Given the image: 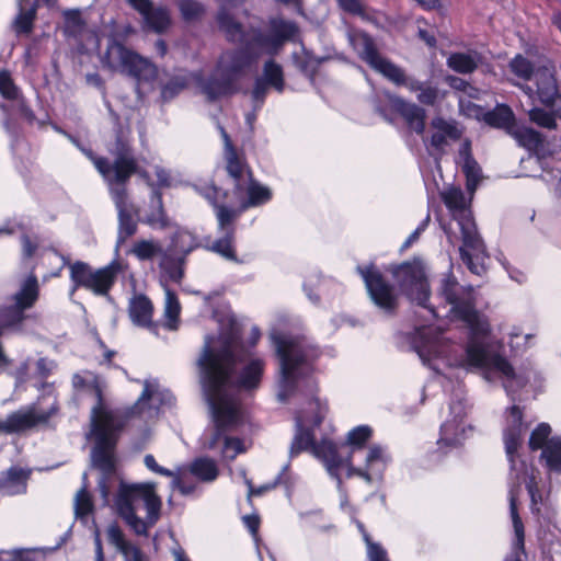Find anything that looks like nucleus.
Segmentation results:
<instances>
[{"mask_svg": "<svg viewBox=\"0 0 561 561\" xmlns=\"http://www.w3.org/2000/svg\"><path fill=\"white\" fill-rule=\"evenodd\" d=\"M198 380L205 404L210 410V335L204 339V347L197 360Z\"/></svg>", "mask_w": 561, "mask_h": 561, "instance_id": "7c9ffc66", "label": "nucleus"}, {"mask_svg": "<svg viewBox=\"0 0 561 561\" xmlns=\"http://www.w3.org/2000/svg\"><path fill=\"white\" fill-rule=\"evenodd\" d=\"M534 80L537 87L536 91L528 84L520 85V88L530 99H534L536 95L541 104L552 107L561 99L554 78L553 66L547 64L538 67L535 71Z\"/></svg>", "mask_w": 561, "mask_h": 561, "instance_id": "aec40b11", "label": "nucleus"}, {"mask_svg": "<svg viewBox=\"0 0 561 561\" xmlns=\"http://www.w3.org/2000/svg\"><path fill=\"white\" fill-rule=\"evenodd\" d=\"M419 36L421 39H423L430 47L435 46L436 41L433 34L427 32L426 30H419Z\"/></svg>", "mask_w": 561, "mask_h": 561, "instance_id": "774afa93", "label": "nucleus"}, {"mask_svg": "<svg viewBox=\"0 0 561 561\" xmlns=\"http://www.w3.org/2000/svg\"><path fill=\"white\" fill-rule=\"evenodd\" d=\"M541 459L552 472L561 473V438L552 437L541 451Z\"/></svg>", "mask_w": 561, "mask_h": 561, "instance_id": "4c0bfd02", "label": "nucleus"}, {"mask_svg": "<svg viewBox=\"0 0 561 561\" xmlns=\"http://www.w3.org/2000/svg\"><path fill=\"white\" fill-rule=\"evenodd\" d=\"M85 81H87L88 84L93 85V87H95L98 89L103 88V80L100 77V75L96 73V72L88 73L85 76Z\"/></svg>", "mask_w": 561, "mask_h": 561, "instance_id": "69168bd1", "label": "nucleus"}, {"mask_svg": "<svg viewBox=\"0 0 561 561\" xmlns=\"http://www.w3.org/2000/svg\"><path fill=\"white\" fill-rule=\"evenodd\" d=\"M34 386L51 398L49 408L43 410L37 404H33L11 413L5 420H0V433L11 434L28 430L37 424L46 423L56 414L58 405L53 383L42 382L41 385L34 383Z\"/></svg>", "mask_w": 561, "mask_h": 561, "instance_id": "f3484780", "label": "nucleus"}, {"mask_svg": "<svg viewBox=\"0 0 561 561\" xmlns=\"http://www.w3.org/2000/svg\"><path fill=\"white\" fill-rule=\"evenodd\" d=\"M394 108L404 119L410 130L421 136L424 135L426 111L422 106L408 102L402 98H397L394 100Z\"/></svg>", "mask_w": 561, "mask_h": 561, "instance_id": "bb28decb", "label": "nucleus"}, {"mask_svg": "<svg viewBox=\"0 0 561 561\" xmlns=\"http://www.w3.org/2000/svg\"><path fill=\"white\" fill-rule=\"evenodd\" d=\"M213 426L218 432L237 430L243 419L240 391L257 389L265 362L247 357L241 325L228 306L213 311Z\"/></svg>", "mask_w": 561, "mask_h": 561, "instance_id": "f03ea898", "label": "nucleus"}, {"mask_svg": "<svg viewBox=\"0 0 561 561\" xmlns=\"http://www.w3.org/2000/svg\"><path fill=\"white\" fill-rule=\"evenodd\" d=\"M129 4L137 10L148 28L156 33H162L171 24L170 13L165 8H153L150 0H128Z\"/></svg>", "mask_w": 561, "mask_h": 561, "instance_id": "b1692460", "label": "nucleus"}, {"mask_svg": "<svg viewBox=\"0 0 561 561\" xmlns=\"http://www.w3.org/2000/svg\"><path fill=\"white\" fill-rule=\"evenodd\" d=\"M278 480L279 478H277L274 482H271V483H266V484H263V485H260L259 488H253L250 483H249V495H256V496H261L263 494H265L266 492L273 490L277 483H278Z\"/></svg>", "mask_w": 561, "mask_h": 561, "instance_id": "bf43d9fd", "label": "nucleus"}, {"mask_svg": "<svg viewBox=\"0 0 561 561\" xmlns=\"http://www.w3.org/2000/svg\"><path fill=\"white\" fill-rule=\"evenodd\" d=\"M308 423L309 421L305 414H297V431L290 445V457L297 456L302 450L310 449L311 454L323 463L329 476L336 480L337 489H341L343 484L340 476L343 469L346 470L347 478L357 476L367 484L382 479L383 471L390 460V456L382 446L371 445L368 448L364 467H355L352 463L353 455L362 451L364 444L371 436L373 431L369 426L360 425L348 432L346 443L350 446V451L344 454L330 439H322L320 443H316Z\"/></svg>", "mask_w": 561, "mask_h": 561, "instance_id": "7ed1b4c3", "label": "nucleus"}, {"mask_svg": "<svg viewBox=\"0 0 561 561\" xmlns=\"http://www.w3.org/2000/svg\"><path fill=\"white\" fill-rule=\"evenodd\" d=\"M72 383L75 388L90 389L96 399V404L91 412V435L95 442L91 459L93 466L102 472L99 489L104 505H107L110 496L107 479L115 472L114 447L122 423L117 415L107 410L102 402L104 385L100 377L90 371H84L83 374H76Z\"/></svg>", "mask_w": 561, "mask_h": 561, "instance_id": "39448f33", "label": "nucleus"}, {"mask_svg": "<svg viewBox=\"0 0 561 561\" xmlns=\"http://www.w3.org/2000/svg\"><path fill=\"white\" fill-rule=\"evenodd\" d=\"M130 252L140 261L161 257L163 254L161 244L154 240H139L135 242Z\"/></svg>", "mask_w": 561, "mask_h": 561, "instance_id": "58836bf2", "label": "nucleus"}, {"mask_svg": "<svg viewBox=\"0 0 561 561\" xmlns=\"http://www.w3.org/2000/svg\"><path fill=\"white\" fill-rule=\"evenodd\" d=\"M32 367L35 368L33 373L34 376L38 379H44L47 378L56 369L57 364L55 360L47 357H41L34 363H32V360L28 358L21 364L16 371L18 382H23L26 380V377L31 373Z\"/></svg>", "mask_w": 561, "mask_h": 561, "instance_id": "473e14b6", "label": "nucleus"}, {"mask_svg": "<svg viewBox=\"0 0 561 561\" xmlns=\"http://www.w3.org/2000/svg\"><path fill=\"white\" fill-rule=\"evenodd\" d=\"M270 31L274 38L279 42L282 47L284 43L290 39L296 33V25L289 21L275 19L271 22Z\"/></svg>", "mask_w": 561, "mask_h": 561, "instance_id": "a19ab883", "label": "nucleus"}, {"mask_svg": "<svg viewBox=\"0 0 561 561\" xmlns=\"http://www.w3.org/2000/svg\"><path fill=\"white\" fill-rule=\"evenodd\" d=\"M160 268L165 277L179 282L183 276V256L173 253V250L163 252L159 262Z\"/></svg>", "mask_w": 561, "mask_h": 561, "instance_id": "f704fd0d", "label": "nucleus"}, {"mask_svg": "<svg viewBox=\"0 0 561 561\" xmlns=\"http://www.w3.org/2000/svg\"><path fill=\"white\" fill-rule=\"evenodd\" d=\"M243 444L237 437L225 436L222 439L221 454L227 460L234 459L240 453H243Z\"/></svg>", "mask_w": 561, "mask_h": 561, "instance_id": "09e8293b", "label": "nucleus"}, {"mask_svg": "<svg viewBox=\"0 0 561 561\" xmlns=\"http://www.w3.org/2000/svg\"><path fill=\"white\" fill-rule=\"evenodd\" d=\"M128 313L135 325L157 334L159 324L152 321L153 306L145 295H136L129 300Z\"/></svg>", "mask_w": 561, "mask_h": 561, "instance_id": "a878e982", "label": "nucleus"}, {"mask_svg": "<svg viewBox=\"0 0 561 561\" xmlns=\"http://www.w3.org/2000/svg\"><path fill=\"white\" fill-rule=\"evenodd\" d=\"M93 511L92 499L84 484L76 494L75 513L78 518H87Z\"/></svg>", "mask_w": 561, "mask_h": 561, "instance_id": "37998d69", "label": "nucleus"}, {"mask_svg": "<svg viewBox=\"0 0 561 561\" xmlns=\"http://www.w3.org/2000/svg\"><path fill=\"white\" fill-rule=\"evenodd\" d=\"M178 473L183 476L182 483L176 489L183 495L192 494L198 481L210 480V460L197 458L190 466L178 467Z\"/></svg>", "mask_w": 561, "mask_h": 561, "instance_id": "4be33fe9", "label": "nucleus"}, {"mask_svg": "<svg viewBox=\"0 0 561 561\" xmlns=\"http://www.w3.org/2000/svg\"><path fill=\"white\" fill-rule=\"evenodd\" d=\"M186 87L184 77H174L167 82L161 89V96L163 101H170L178 95Z\"/></svg>", "mask_w": 561, "mask_h": 561, "instance_id": "8fccbe9b", "label": "nucleus"}, {"mask_svg": "<svg viewBox=\"0 0 561 561\" xmlns=\"http://www.w3.org/2000/svg\"><path fill=\"white\" fill-rule=\"evenodd\" d=\"M152 194H151V211L146 218V222L152 228H164L168 226V218L164 214L163 205H162V195L158 191V188L152 183Z\"/></svg>", "mask_w": 561, "mask_h": 561, "instance_id": "c9c22d12", "label": "nucleus"}, {"mask_svg": "<svg viewBox=\"0 0 561 561\" xmlns=\"http://www.w3.org/2000/svg\"><path fill=\"white\" fill-rule=\"evenodd\" d=\"M64 32L67 36L71 37H84L85 42L81 43L80 50L82 53H89L95 50L100 46V39L96 33L93 31L85 30L84 24L81 20L79 11H66Z\"/></svg>", "mask_w": 561, "mask_h": 561, "instance_id": "393cba45", "label": "nucleus"}, {"mask_svg": "<svg viewBox=\"0 0 561 561\" xmlns=\"http://www.w3.org/2000/svg\"><path fill=\"white\" fill-rule=\"evenodd\" d=\"M339 4L351 13H359L362 10L360 2L358 0H337Z\"/></svg>", "mask_w": 561, "mask_h": 561, "instance_id": "052dcab7", "label": "nucleus"}, {"mask_svg": "<svg viewBox=\"0 0 561 561\" xmlns=\"http://www.w3.org/2000/svg\"><path fill=\"white\" fill-rule=\"evenodd\" d=\"M485 122L493 127L506 129L510 134L514 129V114L506 105L496 106L485 114Z\"/></svg>", "mask_w": 561, "mask_h": 561, "instance_id": "e433bc0d", "label": "nucleus"}, {"mask_svg": "<svg viewBox=\"0 0 561 561\" xmlns=\"http://www.w3.org/2000/svg\"><path fill=\"white\" fill-rule=\"evenodd\" d=\"M392 274L403 294L421 308L424 320L430 321L439 316L434 306L427 304L430 286L421 261L404 262L396 266Z\"/></svg>", "mask_w": 561, "mask_h": 561, "instance_id": "ddd939ff", "label": "nucleus"}, {"mask_svg": "<svg viewBox=\"0 0 561 561\" xmlns=\"http://www.w3.org/2000/svg\"><path fill=\"white\" fill-rule=\"evenodd\" d=\"M284 75L282 67L274 60L264 64L262 76L257 77L252 91L255 102L262 103L266 95L267 89L273 88L277 92L284 90Z\"/></svg>", "mask_w": 561, "mask_h": 561, "instance_id": "5701e85b", "label": "nucleus"}, {"mask_svg": "<svg viewBox=\"0 0 561 561\" xmlns=\"http://www.w3.org/2000/svg\"><path fill=\"white\" fill-rule=\"evenodd\" d=\"M31 470L11 467L0 474V492L4 495H18L26 492Z\"/></svg>", "mask_w": 561, "mask_h": 561, "instance_id": "c85d7f7f", "label": "nucleus"}, {"mask_svg": "<svg viewBox=\"0 0 561 561\" xmlns=\"http://www.w3.org/2000/svg\"><path fill=\"white\" fill-rule=\"evenodd\" d=\"M462 136V129L454 119L442 116L432 118L427 131L422 135L427 152L436 159L446 152V148Z\"/></svg>", "mask_w": 561, "mask_h": 561, "instance_id": "a211bd4d", "label": "nucleus"}, {"mask_svg": "<svg viewBox=\"0 0 561 561\" xmlns=\"http://www.w3.org/2000/svg\"><path fill=\"white\" fill-rule=\"evenodd\" d=\"M154 172L157 175L158 187H172L180 182L179 174H173L170 170H167L161 165H156Z\"/></svg>", "mask_w": 561, "mask_h": 561, "instance_id": "864d4df0", "label": "nucleus"}, {"mask_svg": "<svg viewBox=\"0 0 561 561\" xmlns=\"http://www.w3.org/2000/svg\"><path fill=\"white\" fill-rule=\"evenodd\" d=\"M439 296L449 306L448 313L461 320L468 331L469 341L465 354L453 357L454 345L442 332L432 327L416 328L412 346L424 364L431 365L432 359L445 358L449 365L462 368H481L484 378L491 381L493 376L503 378L507 394L515 400L514 393L531 381L538 380V373L530 364L523 365L515 371L507 360L485 343L490 327L484 317L476 309L474 290L472 286L459 284L454 275H446L439 286Z\"/></svg>", "mask_w": 561, "mask_h": 561, "instance_id": "f257e3e1", "label": "nucleus"}, {"mask_svg": "<svg viewBox=\"0 0 561 561\" xmlns=\"http://www.w3.org/2000/svg\"><path fill=\"white\" fill-rule=\"evenodd\" d=\"M218 20L230 41L245 43V64H251L262 55H274L282 48L271 31H255L245 38L241 25L232 18L219 14Z\"/></svg>", "mask_w": 561, "mask_h": 561, "instance_id": "dca6fc26", "label": "nucleus"}, {"mask_svg": "<svg viewBox=\"0 0 561 561\" xmlns=\"http://www.w3.org/2000/svg\"><path fill=\"white\" fill-rule=\"evenodd\" d=\"M511 134L517 139L519 145L528 149H537L543 141L540 133L526 126H515Z\"/></svg>", "mask_w": 561, "mask_h": 561, "instance_id": "ea45409f", "label": "nucleus"}, {"mask_svg": "<svg viewBox=\"0 0 561 561\" xmlns=\"http://www.w3.org/2000/svg\"><path fill=\"white\" fill-rule=\"evenodd\" d=\"M462 169L467 176V187L469 191H474L480 179V168L472 157H467L462 162Z\"/></svg>", "mask_w": 561, "mask_h": 561, "instance_id": "de8ad7c7", "label": "nucleus"}, {"mask_svg": "<svg viewBox=\"0 0 561 561\" xmlns=\"http://www.w3.org/2000/svg\"><path fill=\"white\" fill-rule=\"evenodd\" d=\"M529 119L536 125L547 128L554 129L557 127L556 113L552 114L540 107H533L528 112Z\"/></svg>", "mask_w": 561, "mask_h": 561, "instance_id": "49530a36", "label": "nucleus"}, {"mask_svg": "<svg viewBox=\"0 0 561 561\" xmlns=\"http://www.w3.org/2000/svg\"><path fill=\"white\" fill-rule=\"evenodd\" d=\"M511 71L523 80H529L535 77L533 64L522 55L515 56L510 62Z\"/></svg>", "mask_w": 561, "mask_h": 561, "instance_id": "c03bdc74", "label": "nucleus"}, {"mask_svg": "<svg viewBox=\"0 0 561 561\" xmlns=\"http://www.w3.org/2000/svg\"><path fill=\"white\" fill-rule=\"evenodd\" d=\"M113 507L130 530L137 536H147L160 518L162 501L153 482L121 481Z\"/></svg>", "mask_w": 561, "mask_h": 561, "instance_id": "6e6552de", "label": "nucleus"}, {"mask_svg": "<svg viewBox=\"0 0 561 561\" xmlns=\"http://www.w3.org/2000/svg\"><path fill=\"white\" fill-rule=\"evenodd\" d=\"M179 8L186 21L195 20L204 12V7L196 0H180Z\"/></svg>", "mask_w": 561, "mask_h": 561, "instance_id": "3c124183", "label": "nucleus"}, {"mask_svg": "<svg viewBox=\"0 0 561 561\" xmlns=\"http://www.w3.org/2000/svg\"><path fill=\"white\" fill-rule=\"evenodd\" d=\"M347 38L362 60L393 84L404 87L411 93H415L420 104L434 106L439 101V89L436 84L432 81H421L413 76L407 75L401 67L382 57L369 35L358 30H350Z\"/></svg>", "mask_w": 561, "mask_h": 561, "instance_id": "1a4fd4ad", "label": "nucleus"}, {"mask_svg": "<svg viewBox=\"0 0 561 561\" xmlns=\"http://www.w3.org/2000/svg\"><path fill=\"white\" fill-rule=\"evenodd\" d=\"M174 403L172 392L158 379H146L140 397L127 411V417L149 423L160 417L164 410L172 408Z\"/></svg>", "mask_w": 561, "mask_h": 561, "instance_id": "2eb2a0df", "label": "nucleus"}, {"mask_svg": "<svg viewBox=\"0 0 561 561\" xmlns=\"http://www.w3.org/2000/svg\"><path fill=\"white\" fill-rule=\"evenodd\" d=\"M122 268L123 265L116 260L96 270L83 261H76L70 266V280L72 283L70 296L80 287L92 291L96 296H106Z\"/></svg>", "mask_w": 561, "mask_h": 561, "instance_id": "4468645a", "label": "nucleus"}, {"mask_svg": "<svg viewBox=\"0 0 561 561\" xmlns=\"http://www.w3.org/2000/svg\"><path fill=\"white\" fill-rule=\"evenodd\" d=\"M22 253L24 259L32 257L37 250V242H34L28 236L24 234L21 239Z\"/></svg>", "mask_w": 561, "mask_h": 561, "instance_id": "4d7b16f0", "label": "nucleus"}, {"mask_svg": "<svg viewBox=\"0 0 561 561\" xmlns=\"http://www.w3.org/2000/svg\"><path fill=\"white\" fill-rule=\"evenodd\" d=\"M442 198L461 232L462 244L459 252L462 262L472 274L482 275L485 272L488 255L471 211L466 206L463 192L460 188L451 187L442 193Z\"/></svg>", "mask_w": 561, "mask_h": 561, "instance_id": "9b49d317", "label": "nucleus"}, {"mask_svg": "<svg viewBox=\"0 0 561 561\" xmlns=\"http://www.w3.org/2000/svg\"><path fill=\"white\" fill-rule=\"evenodd\" d=\"M57 0H18L19 13L13 22L18 34H28L33 28L37 4L43 2L48 7L56 4Z\"/></svg>", "mask_w": 561, "mask_h": 561, "instance_id": "c756f323", "label": "nucleus"}, {"mask_svg": "<svg viewBox=\"0 0 561 561\" xmlns=\"http://www.w3.org/2000/svg\"><path fill=\"white\" fill-rule=\"evenodd\" d=\"M104 68L134 77L140 82H151L157 77V67L147 58L126 48L111 38L106 50L100 57Z\"/></svg>", "mask_w": 561, "mask_h": 561, "instance_id": "f8f14e48", "label": "nucleus"}, {"mask_svg": "<svg viewBox=\"0 0 561 561\" xmlns=\"http://www.w3.org/2000/svg\"><path fill=\"white\" fill-rule=\"evenodd\" d=\"M520 332L514 330L510 333V345L512 348H516V350H519V348H523L526 346V343L525 344H522L518 340L520 339Z\"/></svg>", "mask_w": 561, "mask_h": 561, "instance_id": "338daca9", "label": "nucleus"}, {"mask_svg": "<svg viewBox=\"0 0 561 561\" xmlns=\"http://www.w3.org/2000/svg\"><path fill=\"white\" fill-rule=\"evenodd\" d=\"M526 428L527 426L523 423V413L519 407L513 405L510 408L506 416V426L504 428V444L511 463V485L508 491L510 513L516 537V547L520 550L524 548V525L517 512V497L520 491V484L524 483L527 489L530 496L531 511L534 513H539V504L542 502V494L539 489V482L541 480L539 470L515 457L522 445Z\"/></svg>", "mask_w": 561, "mask_h": 561, "instance_id": "0eeeda50", "label": "nucleus"}, {"mask_svg": "<svg viewBox=\"0 0 561 561\" xmlns=\"http://www.w3.org/2000/svg\"><path fill=\"white\" fill-rule=\"evenodd\" d=\"M309 405H310V409L316 412V415L313 419V424L319 425L322 422L323 417L325 416L327 407L321 404L319 402V400H317V399L312 400L309 403Z\"/></svg>", "mask_w": 561, "mask_h": 561, "instance_id": "13d9d810", "label": "nucleus"}, {"mask_svg": "<svg viewBox=\"0 0 561 561\" xmlns=\"http://www.w3.org/2000/svg\"><path fill=\"white\" fill-rule=\"evenodd\" d=\"M94 546H95V560L94 561H104V552L101 541L100 530L96 528L94 530Z\"/></svg>", "mask_w": 561, "mask_h": 561, "instance_id": "680f3d73", "label": "nucleus"}, {"mask_svg": "<svg viewBox=\"0 0 561 561\" xmlns=\"http://www.w3.org/2000/svg\"><path fill=\"white\" fill-rule=\"evenodd\" d=\"M481 56L477 51L455 53L447 59L450 69L459 73H470L481 62Z\"/></svg>", "mask_w": 561, "mask_h": 561, "instance_id": "72a5a7b5", "label": "nucleus"}, {"mask_svg": "<svg viewBox=\"0 0 561 561\" xmlns=\"http://www.w3.org/2000/svg\"><path fill=\"white\" fill-rule=\"evenodd\" d=\"M217 129L222 144V157L226 163V170L229 176L233 179L237 191L247 190L248 201H243L239 208L224 205L217 206L216 217L222 237L216 242H213V252L218 253L228 261L242 263L245 260L239 259L233 248L234 221L248 207L259 206L268 202L272 197V193L268 187L253 180L252 172L248 168L243 154L237 150L226 129L221 125H218Z\"/></svg>", "mask_w": 561, "mask_h": 561, "instance_id": "20e7f679", "label": "nucleus"}, {"mask_svg": "<svg viewBox=\"0 0 561 561\" xmlns=\"http://www.w3.org/2000/svg\"><path fill=\"white\" fill-rule=\"evenodd\" d=\"M369 561H389L387 551L377 542H374L368 534H364Z\"/></svg>", "mask_w": 561, "mask_h": 561, "instance_id": "5fc2aeb1", "label": "nucleus"}, {"mask_svg": "<svg viewBox=\"0 0 561 561\" xmlns=\"http://www.w3.org/2000/svg\"><path fill=\"white\" fill-rule=\"evenodd\" d=\"M110 151L115 157L113 164H110L104 158L94 157L90 150H83L108 185L111 197L118 213L119 241H124L137 230V222L133 217L135 208L128 198L126 182L134 173L138 174L148 186H152V182L149 173L138 168L126 138L118 136Z\"/></svg>", "mask_w": 561, "mask_h": 561, "instance_id": "423d86ee", "label": "nucleus"}, {"mask_svg": "<svg viewBox=\"0 0 561 561\" xmlns=\"http://www.w3.org/2000/svg\"><path fill=\"white\" fill-rule=\"evenodd\" d=\"M430 220V217L426 218L425 222H423L419 228H416L405 240L403 243V248H409L420 236V233L424 230L426 222Z\"/></svg>", "mask_w": 561, "mask_h": 561, "instance_id": "0e129e2a", "label": "nucleus"}, {"mask_svg": "<svg viewBox=\"0 0 561 561\" xmlns=\"http://www.w3.org/2000/svg\"><path fill=\"white\" fill-rule=\"evenodd\" d=\"M450 416L440 426L439 445L456 447L460 445L468 436V430L465 425L466 405L461 400L453 401L449 405Z\"/></svg>", "mask_w": 561, "mask_h": 561, "instance_id": "412c9836", "label": "nucleus"}, {"mask_svg": "<svg viewBox=\"0 0 561 561\" xmlns=\"http://www.w3.org/2000/svg\"><path fill=\"white\" fill-rule=\"evenodd\" d=\"M22 559V551L12 550V551H0V561H18Z\"/></svg>", "mask_w": 561, "mask_h": 561, "instance_id": "e2e57ef3", "label": "nucleus"}, {"mask_svg": "<svg viewBox=\"0 0 561 561\" xmlns=\"http://www.w3.org/2000/svg\"><path fill=\"white\" fill-rule=\"evenodd\" d=\"M145 466L152 472L165 476L171 478V489L175 491L176 484H181L183 476L181 473H178V468L175 470H169L164 467H161L156 461L154 457L152 455H146L144 458Z\"/></svg>", "mask_w": 561, "mask_h": 561, "instance_id": "79ce46f5", "label": "nucleus"}, {"mask_svg": "<svg viewBox=\"0 0 561 561\" xmlns=\"http://www.w3.org/2000/svg\"><path fill=\"white\" fill-rule=\"evenodd\" d=\"M370 299L380 309L390 312L398 304V296L392 285L387 283L381 273L373 265L357 266Z\"/></svg>", "mask_w": 561, "mask_h": 561, "instance_id": "6ab92c4d", "label": "nucleus"}, {"mask_svg": "<svg viewBox=\"0 0 561 561\" xmlns=\"http://www.w3.org/2000/svg\"><path fill=\"white\" fill-rule=\"evenodd\" d=\"M551 434V427L548 423H540L530 434L529 437V448L531 450H538L545 448L546 444L549 442V436Z\"/></svg>", "mask_w": 561, "mask_h": 561, "instance_id": "a18cd8bd", "label": "nucleus"}, {"mask_svg": "<svg viewBox=\"0 0 561 561\" xmlns=\"http://www.w3.org/2000/svg\"><path fill=\"white\" fill-rule=\"evenodd\" d=\"M181 304L176 295L164 286V307L162 316V327L169 331H176L181 324Z\"/></svg>", "mask_w": 561, "mask_h": 561, "instance_id": "2f4dec72", "label": "nucleus"}, {"mask_svg": "<svg viewBox=\"0 0 561 561\" xmlns=\"http://www.w3.org/2000/svg\"><path fill=\"white\" fill-rule=\"evenodd\" d=\"M106 536L108 542L123 556L124 561H147L140 548L129 541L116 524L108 525Z\"/></svg>", "mask_w": 561, "mask_h": 561, "instance_id": "cd10ccee", "label": "nucleus"}, {"mask_svg": "<svg viewBox=\"0 0 561 561\" xmlns=\"http://www.w3.org/2000/svg\"><path fill=\"white\" fill-rule=\"evenodd\" d=\"M271 339L279 359L277 398L285 402L295 393L299 381L309 376L319 351L306 337L273 332Z\"/></svg>", "mask_w": 561, "mask_h": 561, "instance_id": "9d476101", "label": "nucleus"}, {"mask_svg": "<svg viewBox=\"0 0 561 561\" xmlns=\"http://www.w3.org/2000/svg\"><path fill=\"white\" fill-rule=\"evenodd\" d=\"M244 526L251 533L255 543L260 541L259 537V527H260V517L257 515H245L242 518Z\"/></svg>", "mask_w": 561, "mask_h": 561, "instance_id": "6e6d98bb", "label": "nucleus"}, {"mask_svg": "<svg viewBox=\"0 0 561 561\" xmlns=\"http://www.w3.org/2000/svg\"><path fill=\"white\" fill-rule=\"evenodd\" d=\"M0 93L9 100H15L19 96V90L14 85L10 73L5 70L0 71Z\"/></svg>", "mask_w": 561, "mask_h": 561, "instance_id": "603ef678", "label": "nucleus"}]
</instances>
